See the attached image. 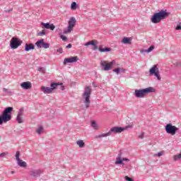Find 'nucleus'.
<instances>
[{
    "label": "nucleus",
    "instance_id": "a878e982",
    "mask_svg": "<svg viewBox=\"0 0 181 181\" xmlns=\"http://www.w3.org/2000/svg\"><path fill=\"white\" fill-rule=\"evenodd\" d=\"M77 3H76V1L72 2V4H71V9L72 11H76V9H77Z\"/></svg>",
    "mask_w": 181,
    "mask_h": 181
},
{
    "label": "nucleus",
    "instance_id": "58836bf2",
    "mask_svg": "<svg viewBox=\"0 0 181 181\" xmlns=\"http://www.w3.org/2000/svg\"><path fill=\"white\" fill-rule=\"evenodd\" d=\"M125 179H126V180H127V181H134V180L132 179V178H131V177H125Z\"/></svg>",
    "mask_w": 181,
    "mask_h": 181
},
{
    "label": "nucleus",
    "instance_id": "37998d69",
    "mask_svg": "<svg viewBox=\"0 0 181 181\" xmlns=\"http://www.w3.org/2000/svg\"><path fill=\"white\" fill-rule=\"evenodd\" d=\"M177 66H178L180 67V66H181V62H177Z\"/></svg>",
    "mask_w": 181,
    "mask_h": 181
},
{
    "label": "nucleus",
    "instance_id": "c03bdc74",
    "mask_svg": "<svg viewBox=\"0 0 181 181\" xmlns=\"http://www.w3.org/2000/svg\"><path fill=\"white\" fill-rule=\"evenodd\" d=\"M3 91H5L6 93H8V88H4Z\"/></svg>",
    "mask_w": 181,
    "mask_h": 181
},
{
    "label": "nucleus",
    "instance_id": "ddd939ff",
    "mask_svg": "<svg viewBox=\"0 0 181 181\" xmlns=\"http://www.w3.org/2000/svg\"><path fill=\"white\" fill-rule=\"evenodd\" d=\"M76 62H78V57H72L69 58H65L64 59V66H66L67 63H76Z\"/></svg>",
    "mask_w": 181,
    "mask_h": 181
},
{
    "label": "nucleus",
    "instance_id": "c9c22d12",
    "mask_svg": "<svg viewBox=\"0 0 181 181\" xmlns=\"http://www.w3.org/2000/svg\"><path fill=\"white\" fill-rule=\"evenodd\" d=\"M57 52L58 53H63V48H62V47L58 48V49H57Z\"/></svg>",
    "mask_w": 181,
    "mask_h": 181
},
{
    "label": "nucleus",
    "instance_id": "bb28decb",
    "mask_svg": "<svg viewBox=\"0 0 181 181\" xmlns=\"http://www.w3.org/2000/svg\"><path fill=\"white\" fill-rule=\"evenodd\" d=\"M113 71H115V73H117V74H119V73H122L125 71L124 70V69L119 67L117 69H114Z\"/></svg>",
    "mask_w": 181,
    "mask_h": 181
},
{
    "label": "nucleus",
    "instance_id": "5701e85b",
    "mask_svg": "<svg viewBox=\"0 0 181 181\" xmlns=\"http://www.w3.org/2000/svg\"><path fill=\"white\" fill-rule=\"evenodd\" d=\"M91 127L93 128V129H100V126L94 120L91 122Z\"/></svg>",
    "mask_w": 181,
    "mask_h": 181
},
{
    "label": "nucleus",
    "instance_id": "79ce46f5",
    "mask_svg": "<svg viewBox=\"0 0 181 181\" xmlns=\"http://www.w3.org/2000/svg\"><path fill=\"white\" fill-rule=\"evenodd\" d=\"M162 155H163V153L160 152V153H158L157 154V156L160 157V156H162Z\"/></svg>",
    "mask_w": 181,
    "mask_h": 181
},
{
    "label": "nucleus",
    "instance_id": "9d476101",
    "mask_svg": "<svg viewBox=\"0 0 181 181\" xmlns=\"http://www.w3.org/2000/svg\"><path fill=\"white\" fill-rule=\"evenodd\" d=\"M129 128H132V125H128L125 127H115L110 129V132H115V134H121V132L127 131V129H128Z\"/></svg>",
    "mask_w": 181,
    "mask_h": 181
},
{
    "label": "nucleus",
    "instance_id": "e433bc0d",
    "mask_svg": "<svg viewBox=\"0 0 181 181\" xmlns=\"http://www.w3.org/2000/svg\"><path fill=\"white\" fill-rule=\"evenodd\" d=\"M5 156H6V153H0V158H4Z\"/></svg>",
    "mask_w": 181,
    "mask_h": 181
},
{
    "label": "nucleus",
    "instance_id": "20e7f679",
    "mask_svg": "<svg viewBox=\"0 0 181 181\" xmlns=\"http://www.w3.org/2000/svg\"><path fill=\"white\" fill-rule=\"evenodd\" d=\"M166 16H168V13H166L165 11H160L158 13H156L151 18V22L153 23H160V21L165 19V18H166Z\"/></svg>",
    "mask_w": 181,
    "mask_h": 181
},
{
    "label": "nucleus",
    "instance_id": "4468645a",
    "mask_svg": "<svg viewBox=\"0 0 181 181\" xmlns=\"http://www.w3.org/2000/svg\"><path fill=\"white\" fill-rule=\"evenodd\" d=\"M123 160H125L126 162H129V159L125 158H121V154H119L116 158L115 165H124Z\"/></svg>",
    "mask_w": 181,
    "mask_h": 181
},
{
    "label": "nucleus",
    "instance_id": "7c9ffc66",
    "mask_svg": "<svg viewBox=\"0 0 181 181\" xmlns=\"http://www.w3.org/2000/svg\"><path fill=\"white\" fill-rule=\"evenodd\" d=\"M37 134L40 135V134H42L43 132V127H40L37 130H36Z\"/></svg>",
    "mask_w": 181,
    "mask_h": 181
},
{
    "label": "nucleus",
    "instance_id": "72a5a7b5",
    "mask_svg": "<svg viewBox=\"0 0 181 181\" xmlns=\"http://www.w3.org/2000/svg\"><path fill=\"white\" fill-rule=\"evenodd\" d=\"M144 136H145V133L144 132L140 133V134L139 135V138L140 139H144Z\"/></svg>",
    "mask_w": 181,
    "mask_h": 181
},
{
    "label": "nucleus",
    "instance_id": "c756f323",
    "mask_svg": "<svg viewBox=\"0 0 181 181\" xmlns=\"http://www.w3.org/2000/svg\"><path fill=\"white\" fill-rule=\"evenodd\" d=\"M153 49H155V47L153 45H151L148 49L144 50V52H145L146 53H151V52H152Z\"/></svg>",
    "mask_w": 181,
    "mask_h": 181
},
{
    "label": "nucleus",
    "instance_id": "412c9836",
    "mask_svg": "<svg viewBox=\"0 0 181 181\" xmlns=\"http://www.w3.org/2000/svg\"><path fill=\"white\" fill-rule=\"evenodd\" d=\"M98 50L102 53H105V52H111V48H108L107 47H103V46H100L99 47Z\"/></svg>",
    "mask_w": 181,
    "mask_h": 181
},
{
    "label": "nucleus",
    "instance_id": "6e6552de",
    "mask_svg": "<svg viewBox=\"0 0 181 181\" xmlns=\"http://www.w3.org/2000/svg\"><path fill=\"white\" fill-rule=\"evenodd\" d=\"M150 76H155L158 81H160V74H159V68H158V65H153L149 69Z\"/></svg>",
    "mask_w": 181,
    "mask_h": 181
},
{
    "label": "nucleus",
    "instance_id": "f3484780",
    "mask_svg": "<svg viewBox=\"0 0 181 181\" xmlns=\"http://www.w3.org/2000/svg\"><path fill=\"white\" fill-rule=\"evenodd\" d=\"M20 86L21 88L24 90H30V88H32V83H30V81L23 82Z\"/></svg>",
    "mask_w": 181,
    "mask_h": 181
},
{
    "label": "nucleus",
    "instance_id": "a19ab883",
    "mask_svg": "<svg viewBox=\"0 0 181 181\" xmlns=\"http://www.w3.org/2000/svg\"><path fill=\"white\" fill-rule=\"evenodd\" d=\"M66 49H71V44H69L66 46Z\"/></svg>",
    "mask_w": 181,
    "mask_h": 181
},
{
    "label": "nucleus",
    "instance_id": "473e14b6",
    "mask_svg": "<svg viewBox=\"0 0 181 181\" xmlns=\"http://www.w3.org/2000/svg\"><path fill=\"white\" fill-rule=\"evenodd\" d=\"M20 156H21V153H19V151H17L16 153V160H21L19 158Z\"/></svg>",
    "mask_w": 181,
    "mask_h": 181
},
{
    "label": "nucleus",
    "instance_id": "f257e3e1",
    "mask_svg": "<svg viewBox=\"0 0 181 181\" xmlns=\"http://www.w3.org/2000/svg\"><path fill=\"white\" fill-rule=\"evenodd\" d=\"M13 111V107H8L3 112L1 116H0V125H2L3 122L6 123L12 119L11 112Z\"/></svg>",
    "mask_w": 181,
    "mask_h": 181
},
{
    "label": "nucleus",
    "instance_id": "423d86ee",
    "mask_svg": "<svg viewBox=\"0 0 181 181\" xmlns=\"http://www.w3.org/2000/svg\"><path fill=\"white\" fill-rule=\"evenodd\" d=\"M179 130L176 126H173L172 123L167 124L165 126V132L170 135H176V132Z\"/></svg>",
    "mask_w": 181,
    "mask_h": 181
},
{
    "label": "nucleus",
    "instance_id": "aec40b11",
    "mask_svg": "<svg viewBox=\"0 0 181 181\" xmlns=\"http://www.w3.org/2000/svg\"><path fill=\"white\" fill-rule=\"evenodd\" d=\"M25 52H29L30 50H35V45H33V44H25Z\"/></svg>",
    "mask_w": 181,
    "mask_h": 181
},
{
    "label": "nucleus",
    "instance_id": "a18cd8bd",
    "mask_svg": "<svg viewBox=\"0 0 181 181\" xmlns=\"http://www.w3.org/2000/svg\"><path fill=\"white\" fill-rule=\"evenodd\" d=\"M13 173H14V172H13V171H12V172H11V175H13Z\"/></svg>",
    "mask_w": 181,
    "mask_h": 181
},
{
    "label": "nucleus",
    "instance_id": "f03ea898",
    "mask_svg": "<svg viewBox=\"0 0 181 181\" xmlns=\"http://www.w3.org/2000/svg\"><path fill=\"white\" fill-rule=\"evenodd\" d=\"M156 90L153 87H148L144 89L135 90L134 95L137 98H144V97H146L148 94L151 93H155Z\"/></svg>",
    "mask_w": 181,
    "mask_h": 181
},
{
    "label": "nucleus",
    "instance_id": "7ed1b4c3",
    "mask_svg": "<svg viewBox=\"0 0 181 181\" xmlns=\"http://www.w3.org/2000/svg\"><path fill=\"white\" fill-rule=\"evenodd\" d=\"M91 96V87L86 86L85 92L83 94V98L84 99L85 107L86 108L90 107V97Z\"/></svg>",
    "mask_w": 181,
    "mask_h": 181
},
{
    "label": "nucleus",
    "instance_id": "2f4dec72",
    "mask_svg": "<svg viewBox=\"0 0 181 181\" xmlns=\"http://www.w3.org/2000/svg\"><path fill=\"white\" fill-rule=\"evenodd\" d=\"M179 159H181V155L180 154L174 156L173 160H179Z\"/></svg>",
    "mask_w": 181,
    "mask_h": 181
},
{
    "label": "nucleus",
    "instance_id": "a211bd4d",
    "mask_svg": "<svg viewBox=\"0 0 181 181\" xmlns=\"http://www.w3.org/2000/svg\"><path fill=\"white\" fill-rule=\"evenodd\" d=\"M90 45L93 46V50H97V49H98V47H97V45H98V42L96 40H93L89 41L87 43H86L84 46H90Z\"/></svg>",
    "mask_w": 181,
    "mask_h": 181
},
{
    "label": "nucleus",
    "instance_id": "6ab92c4d",
    "mask_svg": "<svg viewBox=\"0 0 181 181\" xmlns=\"http://www.w3.org/2000/svg\"><path fill=\"white\" fill-rule=\"evenodd\" d=\"M23 115V110L21 109L16 117V121L18 122V124H22L23 122V119L22 118Z\"/></svg>",
    "mask_w": 181,
    "mask_h": 181
},
{
    "label": "nucleus",
    "instance_id": "b1692460",
    "mask_svg": "<svg viewBox=\"0 0 181 181\" xmlns=\"http://www.w3.org/2000/svg\"><path fill=\"white\" fill-rule=\"evenodd\" d=\"M122 43H124V45H131V39L124 37L122 39Z\"/></svg>",
    "mask_w": 181,
    "mask_h": 181
},
{
    "label": "nucleus",
    "instance_id": "9b49d317",
    "mask_svg": "<svg viewBox=\"0 0 181 181\" xmlns=\"http://www.w3.org/2000/svg\"><path fill=\"white\" fill-rule=\"evenodd\" d=\"M21 45L22 42H21V40L16 37H13L10 41V47L13 49H18V47Z\"/></svg>",
    "mask_w": 181,
    "mask_h": 181
},
{
    "label": "nucleus",
    "instance_id": "0eeeda50",
    "mask_svg": "<svg viewBox=\"0 0 181 181\" xmlns=\"http://www.w3.org/2000/svg\"><path fill=\"white\" fill-rule=\"evenodd\" d=\"M77 21L76 20V18L71 17L69 18V21L68 22V28L66 30L64 31V33H71L73 29H74V26H76V23Z\"/></svg>",
    "mask_w": 181,
    "mask_h": 181
},
{
    "label": "nucleus",
    "instance_id": "cd10ccee",
    "mask_svg": "<svg viewBox=\"0 0 181 181\" xmlns=\"http://www.w3.org/2000/svg\"><path fill=\"white\" fill-rule=\"evenodd\" d=\"M110 135H111V132H109L105 134H103L98 136V138H105V136H110Z\"/></svg>",
    "mask_w": 181,
    "mask_h": 181
},
{
    "label": "nucleus",
    "instance_id": "ea45409f",
    "mask_svg": "<svg viewBox=\"0 0 181 181\" xmlns=\"http://www.w3.org/2000/svg\"><path fill=\"white\" fill-rule=\"evenodd\" d=\"M38 71H41L42 73H45V69L43 68H38Z\"/></svg>",
    "mask_w": 181,
    "mask_h": 181
},
{
    "label": "nucleus",
    "instance_id": "2eb2a0df",
    "mask_svg": "<svg viewBox=\"0 0 181 181\" xmlns=\"http://www.w3.org/2000/svg\"><path fill=\"white\" fill-rule=\"evenodd\" d=\"M42 29H50V30H53L56 29V26L53 23L50 24L49 23H41Z\"/></svg>",
    "mask_w": 181,
    "mask_h": 181
},
{
    "label": "nucleus",
    "instance_id": "4be33fe9",
    "mask_svg": "<svg viewBox=\"0 0 181 181\" xmlns=\"http://www.w3.org/2000/svg\"><path fill=\"white\" fill-rule=\"evenodd\" d=\"M17 161L18 166H20L21 168H26V162L23 161V160H18Z\"/></svg>",
    "mask_w": 181,
    "mask_h": 181
},
{
    "label": "nucleus",
    "instance_id": "4c0bfd02",
    "mask_svg": "<svg viewBox=\"0 0 181 181\" xmlns=\"http://www.w3.org/2000/svg\"><path fill=\"white\" fill-rule=\"evenodd\" d=\"M175 30H181V25H177V27L175 28Z\"/></svg>",
    "mask_w": 181,
    "mask_h": 181
},
{
    "label": "nucleus",
    "instance_id": "c85d7f7f",
    "mask_svg": "<svg viewBox=\"0 0 181 181\" xmlns=\"http://www.w3.org/2000/svg\"><path fill=\"white\" fill-rule=\"evenodd\" d=\"M45 35H46V30L45 29L37 33V36H45Z\"/></svg>",
    "mask_w": 181,
    "mask_h": 181
},
{
    "label": "nucleus",
    "instance_id": "1a4fd4ad",
    "mask_svg": "<svg viewBox=\"0 0 181 181\" xmlns=\"http://www.w3.org/2000/svg\"><path fill=\"white\" fill-rule=\"evenodd\" d=\"M112 66H114V62H108L105 60L100 61V66L105 71H108V70H111L112 69Z\"/></svg>",
    "mask_w": 181,
    "mask_h": 181
},
{
    "label": "nucleus",
    "instance_id": "f704fd0d",
    "mask_svg": "<svg viewBox=\"0 0 181 181\" xmlns=\"http://www.w3.org/2000/svg\"><path fill=\"white\" fill-rule=\"evenodd\" d=\"M60 37L64 42H67V37H66L65 35H61Z\"/></svg>",
    "mask_w": 181,
    "mask_h": 181
},
{
    "label": "nucleus",
    "instance_id": "39448f33",
    "mask_svg": "<svg viewBox=\"0 0 181 181\" xmlns=\"http://www.w3.org/2000/svg\"><path fill=\"white\" fill-rule=\"evenodd\" d=\"M59 86H60V84L56 83H52L50 85L51 88L42 86L40 88V90H41V91H42V93H44V94H52V93H53V90H56V88H57V87H59Z\"/></svg>",
    "mask_w": 181,
    "mask_h": 181
},
{
    "label": "nucleus",
    "instance_id": "f8f14e48",
    "mask_svg": "<svg viewBox=\"0 0 181 181\" xmlns=\"http://www.w3.org/2000/svg\"><path fill=\"white\" fill-rule=\"evenodd\" d=\"M35 45L39 49H42V47L43 49H49L50 47V44H49L47 42H45V40L44 39H41V40L37 41L35 42Z\"/></svg>",
    "mask_w": 181,
    "mask_h": 181
},
{
    "label": "nucleus",
    "instance_id": "dca6fc26",
    "mask_svg": "<svg viewBox=\"0 0 181 181\" xmlns=\"http://www.w3.org/2000/svg\"><path fill=\"white\" fill-rule=\"evenodd\" d=\"M40 175H42V170H33L30 172V176L34 179L39 177Z\"/></svg>",
    "mask_w": 181,
    "mask_h": 181
},
{
    "label": "nucleus",
    "instance_id": "393cba45",
    "mask_svg": "<svg viewBox=\"0 0 181 181\" xmlns=\"http://www.w3.org/2000/svg\"><path fill=\"white\" fill-rule=\"evenodd\" d=\"M77 145L79 146V148H84L86 144L84 143V141L79 140L76 141Z\"/></svg>",
    "mask_w": 181,
    "mask_h": 181
}]
</instances>
